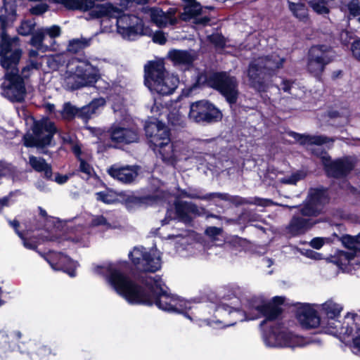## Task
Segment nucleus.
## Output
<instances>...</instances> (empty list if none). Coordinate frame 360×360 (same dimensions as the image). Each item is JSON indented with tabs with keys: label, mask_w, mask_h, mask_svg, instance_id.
<instances>
[{
	"label": "nucleus",
	"mask_w": 360,
	"mask_h": 360,
	"mask_svg": "<svg viewBox=\"0 0 360 360\" xmlns=\"http://www.w3.org/2000/svg\"><path fill=\"white\" fill-rule=\"evenodd\" d=\"M143 12L150 18L153 22L160 27H166L168 25H174L177 22L175 17V8H169L167 13H165L159 8H145Z\"/></svg>",
	"instance_id": "6ab92c4d"
},
{
	"label": "nucleus",
	"mask_w": 360,
	"mask_h": 360,
	"mask_svg": "<svg viewBox=\"0 0 360 360\" xmlns=\"http://www.w3.org/2000/svg\"><path fill=\"white\" fill-rule=\"evenodd\" d=\"M327 201L326 191L322 188H311L307 198L300 210L302 217L294 216L287 227L288 232L292 236L304 233L314 224L310 219L303 217H314L321 212L322 205Z\"/></svg>",
	"instance_id": "423d86ee"
},
{
	"label": "nucleus",
	"mask_w": 360,
	"mask_h": 360,
	"mask_svg": "<svg viewBox=\"0 0 360 360\" xmlns=\"http://www.w3.org/2000/svg\"><path fill=\"white\" fill-rule=\"evenodd\" d=\"M329 241V239L328 238H321V237H317V238H313L311 241H310V245L314 248V249H316V250H319L320 248H321L323 247V245Z\"/></svg>",
	"instance_id": "a18cd8bd"
},
{
	"label": "nucleus",
	"mask_w": 360,
	"mask_h": 360,
	"mask_svg": "<svg viewBox=\"0 0 360 360\" xmlns=\"http://www.w3.org/2000/svg\"><path fill=\"white\" fill-rule=\"evenodd\" d=\"M10 196L4 197L0 199V210L5 206H8L9 205Z\"/></svg>",
	"instance_id": "680f3d73"
},
{
	"label": "nucleus",
	"mask_w": 360,
	"mask_h": 360,
	"mask_svg": "<svg viewBox=\"0 0 360 360\" xmlns=\"http://www.w3.org/2000/svg\"><path fill=\"white\" fill-rule=\"evenodd\" d=\"M39 68V63L35 61H31L30 64L25 67L22 70V73L23 75V77H27L28 76V74L27 73V71H30V70L33 69H38Z\"/></svg>",
	"instance_id": "864d4df0"
},
{
	"label": "nucleus",
	"mask_w": 360,
	"mask_h": 360,
	"mask_svg": "<svg viewBox=\"0 0 360 360\" xmlns=\"http://www.w3.org/2000/svg\"><path fill=\"white\" fill-rule=\"evenodd\" d=\"M78 112V109L72 105L70 103H65L63 105V110L57 113L63 119L70 120Z\"/></svg>",
	"instance_id": "473e14b6"
},
{
	"label": "nucleus",
	"mask_w": 360,
	"mask_h": 360,
	"mask_svg": "<svg viewBox=\"0 0 360 360\" xmlns=\"http://www.w3.org/2000/svg\"><path fill=\"white\" fill-rule=\"evenodd\" d=\"M304 174L302 172H296L290 176H285L281 179L280 181L283 184H295L298 181L304 178Z\"/></svg>",
	"instance_id": "e433bc0d"
},
{
	"label": "nucleus",
	"mask_w": 360,
	"mask_h": 360,
	"mask_svg": "<svg viewBox=\"0 0 360 360\" xmlns=\"http://www.w3.org/2000/svg\"><path fill=\"white\" fill-rule=\"evenodd\" d=\"M153 41L159 44H164L167 39L163 32H156L153 36Z\"/></svg>",
	"instance_id": "8fccbe9b"
},
{
	"label": "nucleus",
	"mask_w": 360,
	"mask_h": 360,
	"mask_svg": "<svg viewBox=\"0 0 360 360\" xmlns=\"http://www.w3.org/2000/svg\"><path fill=\"white\" fill-rule=\"evenodd\" d=\"M46 260L54 269H62L65 271L70 276H75V269L77 266L76 262L72 261L66 255L60 253H51Z\"/></svg>",
	"instance_id": "aec40b11"
},
{
	"label": "nucleus",
	"mask_w": 360,
	"mask_h": 360,
	"mask_svg": "<svg viewBox=\"0 0 360 360\" xmlns=\"http://www.w3.org/2000/svg\"><path fill=\"white\" fill-rule=\"evenodd\" d=\"M91 43V38H78L70 40L67 50L70 53H77L89 46Z\"/></svg>",
	"instance_id": "c85d7f7f"
},
{
	"label": "nucleus",
	"mask_w": 360,
	"mask_h": 360,
	"mask_svg": "<svg viewBox=\"0 0 360 360\" xmlns=\"http://www.w3.org/2000/svg\"><path fill=\"white\" fill-rule=\"evenodd\" d=\"M188 117L197 123L212 122L219 120L221 113L209 101L202 100L191 104Z\"/></svg>",
	"instance_id": "2eb2a0df"
},
{
	"label": "nucleus",
	"mask_w": 360,
	"mask_h": 360,
	"mask_svg": "<svg viewBox=\"0 0 360 360\" xmlns=\"http://www.w3.org/2000/svg\"><path fill=\"white\" fill-rule=\"evenodd\" d=\"M187 197H189V198H200V199H204V200H210V199H212L213 198H219L221 200H226L228 199V196L225 193H209L205 196H202V197H200V196H198V195H186Z\"/></svg>",
	"instance_id": "ea45409f"
},
{
	"label": "nucleus",
	"mask_w": 360,
	"mask_h": 360,
	"mask_svg": "<svg viewBox=\"0 0 360 360\" xmlns=\"http://www.w3.org/2000/svg\"><path fill=\"white\" fill-rule=\"evenodd\" d=\"M146 132L153 150L165 162L174 165L182 158L178 145L171 142L169 131L164 123L158 120L150 122L146 125Z\"/></svg>",
	"instance_id": "39448f33"
},
{
	"label": "nucleus",
	"mask_w": 360,
	"mask_h": 360,
	"mask_svg": "<svg viewBox=\"0 0 360 360\" xmlns=\"http://www.w3.org/2000/svg\"><path fill=\"white\" fill-rule=\"evenodd\" d=\"M45 35L41 29L38 30L32 37L30 44L42 53L49 50V47L43 44Z\"/></svg>",
	"instance_id": "7c9ffc66"
},
{
	"label": "nucleus",
	"mask_w": 360,
	"mask_h": 360,
	"mask_svg": "<svg viewBox=\"0 0 360 360\" xmlns=\"http://www.w3.org/2000/svg\"><path fill=\"white\" fill-rule=\"evenodd\" d=\"M309 4L319 14H327L329 13V8L327 6L326 0H311Z\"/></svg>",
	"instance_id": "72a5a7b5"
},
{
	"label": "nucleus",
	"mask_w": 360,
	"mask_h": 360,
	"mask_svg": "<svg viewBox=\"0 0 360 360\" xmlns=\"http://www.w3.org/2000/svg\"><path fill=\"white\" fill-rule=\"evenodd\" d=\"M178 83L176 76L165 72L162 60L150 62L145 66V84L151 91L169 95L176 89Z\"/></svg>",
	"instance_id": "6e6552de"
},
{
	"label": "nucleus",
	"mask_w": 360,
	"mask_h": 360,
	"mask_svg": "<svg viewBox=\"0 0 360 360\" xmlns=\"http://www.w3.org/2000/svg\"><path fill=\"white\" fill-rule=\"evenodd\" d=\"M93 271L105 276L115 290L129 304L152 305L155 303L163 311L185 314H187L188 309L193 307L190 302L167 294L164 289V282L159 276L143 278L141 283L143 288L122 274L114 264L96 265ZM186 316L192 319L189 315Z\"/></svg>",
	"instance_id": "f257e3e1"
},
{
	"label": "nucleus",
	"mask_w": 360,
	"mask_h": 360,
	"mask_svg": "<svg viewBox=\"0 0 360 360\" xmlns=\"http://www.w3.org/2000/svg\"><path fill=\"white\" fill-rule=\"evenodd\" d=\"M79 161L80 172L86 174V177L91 176L94 172L93 167L82 158H79Z\"/></svg>",
	"instance_id": "4c0bfd02"
},
{
	"label": "nucleus",
	"mask_w": 360,
	"mask_h": 360,
	"mask_svg": "<svg viewBox=\"0 0 360 360\" xmlns=\"http://www.w3.org/2000/svg\"><path fill=\"white\" fill-rule=\"evenodd\" d=\"M93 226H103L105 227H110V224L107 222L106 219L103 216H95L91 221Z\"/></svg>",
	"instance_id": "de8ad7c7"
},
{
	"label": "nucleus",
	"mask_w": 360,
	"mask_h": 360,
	"mask_svg": "<svg viewBox=\"0 0 360 360\" xmlns=\"http://www.w3.org/2000/svg\"><path fill=\"white\" fill-rule=\"evenodd\" d=\"M41 29L44 32V35L48 34L52 39L59 37L60 34V28L57 25Z\"/></svg>",
	"instance_id": "79ce46f5"
},
{
	"label": "nucleus",
	"mask_w": 360,
	"mask_h": 360,
	"mask_svg": "<svg viewBox=\"0 0 360 360\" xmlns=\"http://www.w3.org/2000/svg\"><path fill=\"white\" fill-rule=\"evenodd\" d=\"M72 151L73 153H75V155L78 158V159L80 157V155L82 153V151H81V147L77 145V144H75L72 146Z\"/></svg>",
	"instance_id": "e2e57ef3"
},
{
	"label": "nucleus",
	"mask_w": 360,
	"mask_h": 360,
	"mask_svg": "<svg viewBox=\"0 0 360 360\" xmlns=\"http://www.w3.org/2000/svg\"><path fill=\"white\" fill-rule=\"evenodd\" d=\"M97 199L103 201V202L110 204L113 202L111 196L105 192H99L96 193Z\"/></svg>",
	"instance_id": "603ef678"
},
{
	"label": "nucleus",
	"mask_w": 360,
	"mask_h": 360,
	"mask_svg": "<svg viewBox=\"0 0 360 360\" xmlns=\"http://www.w3.org/2000/svg\"><path fill=\"white\" fill-rule=\"evenodd\" d=\"M108 173L113 179L122 183H130L137 176V171L134 167H119L112 165L108 169Z\"/></svg>",
	"instance_id": "4be33fe9"
},
{
	"label": "nucleus",
	"mask_w": 360,
	"mask_h": 360,
	"mask_svg": "<svg viewBox=\"0 0 360 360\" xmlns=\"http://www.w3.org/2000/svg\"><path fill=\"white\" fill-rule=\"evenodd\" d=\"M129 257L137 269L144 271H155L161 266L160 252L156 249L146 252L143 247H136Z\"/></svg>",
	"instance_id": "4468645a"
},
{
	"label": "nucleus",
	"mask_w": 360,
	"mask_h": 360,
	"mask_svg": "<svg viewBox=\"0 0 360 360\" xmlns=\"http://www.w3.org/2000/svg\"><path fill=\"white\" fill-rule=\"evenodd\" d=\"M39 50H37V49H36V50H30V51H29V56H30V57H31V58L37 57V56H38V52H39Z\"/></svg>",
	"instance_id": "338daca9"
},
{
	"label": "nucleus",
	"mask_w": 360,
	"mask_h": 360,
	"mask_svg": "<svg viewBox=\"0 0 360 360\" xmlns=\"http://www.w3.org/2000/svg\"><path fill=\"white\" fill-rule=\"evenodd\" d=\"M10 225L15 229L16 233H20L18 230V228L19 226V222L16 220L13 221H9Z\"/></svg>",
	"instance_id": "0e129e2a"
},
{
	"label": "nucleus",
	"mask_w": 360,
	"mask_h": 360,
	"mask_svg": "<svg viewBox=\"0 0 360 360\" xmlns=\"http://www.w3.org/2000/svg\"><path fill=\"white\" fill-rule=\"evenodd\" d=\"M175 209L176 216L186 222L191 220L192 215L195 216L201 213L195 205L189 202H178L175 204Z\"/></svg>",
	"instance_id": "393cba45"
},
{
	"label": "nucleus",
	"mask_w": 360,
	"mask_h": 360,
	"mask_svg": "<svg viewBox=\"0 0 360 360\" xmlns=\"http://www.w3.org/2000/svg\"><path fill=\"white\" fill-rule=\"evenodd\" d=\"M220 233V229L216 227H209L206 229V233L210 236H217Z\"/></svg>",
	"instance_id": "052dcab7"
},
{
	"label": "nucleus",
	"mask_w": 360,
	"mask_h": 360,
	"mask_svg": "<svg viewBox=\"0 0 360 360\" xmlns=\"http://www.w3.org/2000/svg\"><path fill=\"white\" fill-rule=\"evenodd\" d=\"M255 204L259 205V206L266 207V206L271 205L274 203L271 200H269V199L255 198Z\"/></svg>",
	"instance_id": "5fc2aeb1"
},
{
	"label": "nucleus",
	"mask_w": 360,
	"mask_h": 360,
	"mask_svg": "<svg viewBox=\"0 0 360 360\" xmlns=\"http://www.w3.org/2000/svg\"><path fill=\"white\" fill-rule=\"evenodd\" d=\"M29 164L33 169L38 172H43L44 177L51 179L52 176L51 167L42 158L30 155L29 157Z\"/></svg>",
	"instance_id": "bb28decb"
},
{
	"label": "nucleus",
	"mask_w": 360,
	"mask_h": 360,
	"mask_svg": "<svg viewBox=\"0 0 360 360\" xmlns=\"http://www.w3.org/2000/svg\"><path fill=\"white\" fill-rule=\"evenodd\" d=\"M288 8L293 15L300 20L304 21L308 17V11L304 4L301 3H293L288 1Z\"/></svg>",
	"instance_id": "c756f323"
},
{
	"label": "nucleus",
	"mask_w": 360,
	"mask_h": 360,
	"mask_svg": "<svg viewBox=\"0 0 360 360\" xmlns=\"http://www.w3.org/2000/svg\"><path fill=\"white\" fill-rule=\"evenodd\" d=\"M326 65V64L321 60H318L309 56L307 68L309 71L314 75H320L323 72Z\"/></svg>",
	"instance_id": "2f4dec72"
},
{
	"label": "nucleus",
	"mask_w": 360,
	"mask_h": 360,
	"mask_svg": "<svg viewBox=\"0 0 360 360\" xmlns=\"http://www.w3.org/2000/svg\"><path fill=\"white\" fill-rule=\"evenodd\" d=\"M37 188L41 191H46V187L41 183H38L37 185Z\"/></svg>",
	"instance_id": "774afa93"
},
{
	"label": "nucleus",
	"mask_w": 360,
	"mask_h": 360,
	"mask_svg": "<svg viewBox=\"0 0 360 360\" xmlns=\"http://www.w3.org/2000/svg\"><path fill=\"white\" fill-rule=\"evenodd\" d=\"M283 62L284 58L277 53L255 59L248 70L250 85L259 91L262 90L265 75L281 68Z\"/></svg>",
	"instance_id": "1a4fd4ad"
},
{
	"label": "nucleus",
	"mask_w": 360,
	"mask_h": 360,
	"mask_svg": "<svg viewBox=\"0 0 360 360\" xmlns=\"http://www.w3.org/2000/svg\"><path fill=\"white\" fill-rule=\"evenodd\" d=\"M105 105V100L103 98L94 99L89 105L84 106L80 110V113L85 117H90L96 113L99 108Z\"/></svg>",
	"instance_id": "cd10ccee"
},
{
	"label": "nucleus",
	"mask_w": 360,
	"mask_h": 360,
	"mask_svg": "<svg viewBox=\"0 0 360 360\" xmlns=\"http://www.w3.org/2000/svg\"><path fill=\"white\" fill-rule=\"evenodd\" d=\"M35 27V22L34 20H25L21 22L20 25L18 29L20 34L27 36L32 33Z\"/></svg>",
	"instance_id": "f704fd0d"
},
{
	"label": "nucleus",
	"mask_w": 360,
	"mask_h": 360,
	"mask_svg": "<svg viewBox=\"0 0 360 360\" xmlns=\"http://www.w3.org/2000/svg\"><path fill=\"white\" fill-rule=\"evenodd\" d=\"M94 12L97 18H116L117 32L125 39L134 40L139 35L152 34V30L144 27L139 17L122 14L120 9L111 4L97 6Z\"/></svg>",
	"instance_id": "20e7f679"
},
{
	"label": "nucleus",
	"mask_w": 360,
	"mask_h": 360,
	"mask_svg": "<svg viewBox=\"0 0 360 360\" xmlns=\"http://www.w3.org/2000/svg\"><path fill=\"white\" fill-rule=\"evenodd\" d=\"M290 136L295 139V141H298L301 145L310 146L317 145L321 146L328 142H334L335 139L328 138L325 136H310L306 134H300L294 131H290L288 134Z\"/></svg>",
	"instance_id": "b1692460"
},
{
	"label": "nucleus",
	"mask_w": 360,
	"mask_h": 360,
	"mask_svg": "<svg viewBox=\"0 0 360 360\" xmlns=\"http://www.w3.org/2000/svg\"><path fill=\"white\" fill-rule=\"evenodd\" d=\"M56 132L54 124L48 119L36 122L33 126L34 135L24 136V144L27 147H43L50 144L53 134Z\"/></svg>",
	"instance_id": "ddd939ff"
},
{
	"label": "nucleus",
	"mask_w": 360,
	"mask_h": 360,
	"mask_svg": "<svg viewBox=\"0 0 360 360\" xmlns=\"http://www.w3.org/2000/svg\"><path fill=\"white\" fill-rule=\"evenodd\" d=\"M210 18L206 16L199 17L197 15L194 18V22L198 25H206L208 24Z\"/></svg>",
	"instance_id": "13d9d810"
},
{
	"label": "nucleus",
	"mask_w": 360,
	"mask_h": 360,
	"mask_svg": "<svg viewBox=\"0 0 360 360\" xmlns=\"http://www.w3.org/2000/svg\"><path fill=\"white\" fill-rule=\"evenodd\" d=\"M209 84L212 88L218 90L229 103H236L238 91L235 77L226 73L214 74L210 77Z\"/></svg>",
	"instance_id": "dca6fc26"
},
{
	"label": "nucleus",
	"mask_w": 360,
	"mask_h": 360,
	"mask_svg": "<svg viewBox=\"0 0 360 360\" xmlns=\"http://www.w3.org/2000/svg\"><path fill=\"white\" fill-rule=\"evenodd\" d=\"M321 316V330L328 334L338 335L342 323L339 321L343 305L334 299H328L321 304H317Z\"/></svg>",
	"instance_id": "9d476101"
},
{
	"label": "nucleus",
	"mask_w": 360,
	"mask_h": 360,
	"mask_svg": "<svg viewBox=\"0 0 360 360\" xmlns=\"http://www.w3.org/2000/svg\"><path fill=\"white\" fill-rule=\"evenodd\" d=\"M18 236L22 240L23 245L27 249L34 250L37 247V243L26 239L22 233H18Z\"/></svg>",
	"instance_id": "3c124183"
},
{
	"label": "nucleus",
	"mask_w": 360,
	"mask_h": 360,
	"mask_svg": "<svg viewBox=\"0 0 360 360\" xmlns=\"http://www.w3.org/2000/svg\"><path fill=\"white\" fill-rule=\"evenodd\" d=\"M353 56L360 60V39L355 41L352 45Z\"/></svg>",
	"instance_id": "09e8293b"
},
{
	"label": "nucleus",
	"mask_w": 360,
	"mask_h": 360,
	"mask_svg": "<svg viewBox=\"0 0 360 360\" xmlns=\"http://www.w3.org/2000/svg\"><path fill=\"white\" fill-rule=\"evenodd\" d=\"M284 298L275 297L272 302H267L263 298L256 297L248 302L244 314L238 310L236 307H231L226 303L220 305L217 311L221 314H229L233 317L235 322L228 323L226 326H232L237 321L254 320L261 316H265L268 320L276 319L281 313L279 305L283 304Z\"/></svg>",
	"instance_id": "7ed1b4c3"
},
{
	"label": "nucleus",
	"mask_w": 360,
	"mask_h": 360,
	"mask_svg": "<svg viewBox=\"0 0 360 360\" xmlns=\"http://www.w3.org/2000/svg\"><path fill=\"white\" fill-rule=\"evenodd\" d=\"M342 242L348 249L356 250L360 248V233L355 236H347Z\"/></svg>",
	"instance_id": "c9c22d12"
},
{
	"label": "nucleus",
	"mask_w": 360,
	"mask_h": 360,
	"mask_svg": "<svg viewBox=\"0 0 360 360\" xmlns=\"http://www.w3.org/2000/svg\"><path fill=\"white\" fill-rule=\"evenodd\" d=\"M68 179V176L67 175H60L57 174L55 177V181L59 184H65Z\"/></svg>",
	"instance_id": "bf43d9fd"
},
{
	"label": "nucleus",
	"mask_w": 360,
	"mask_h": 360,
	"mask_svg": "<svg viewBox=\"0 0 360 360\" xmlns=\"http://www.w3.org/2000/svg\"><path fill=\"white\" fill-rule=\"evenodd\" d=\"M266 346L269 347H301L307 344L306 340L288 330L283 328H274L269 331L264 337Z\"/></svg>",
	"instance_id": "f8f14e48"
},
{
	"label": "nucleus",
	"mask_w": 360,
	"mask_h": 360,
	"mask_svg": "<svg viewBox=\"0 0 360 360\" xmlns=\"http://www.w3.org/2000/svg\"><path fill=\"white\" fill-rule=\"evenodd\" d=\"M45 108L49 112H54L55 105L53 104L48 103L45 105Z\"/></svg>",
	"instance_id": "69168bd1"
},
{
	"label": "nucleus",
	"mask_w": 360,
	"mask_h": 360,
	"mask_svg": "<svg viewBox=\"0 0 360 360\" xmlns=\"http://www.w3.org/2000/svg\"><path fill=\"white\" fill-rule=\"evenodd\" d=\"M282 89L284 91L289 92L292 95L300 97L301 96L295 92V90H297V86L295 84L290 83L288 81H284L282 84Z\"/></svg>",
	"instance_id": "c03bdc74"
},
{
	"label": "nucleus",
	"mask_w": 360,
	"mask_h": 360,
	"mask_svg": "<svg viewBox=\"0 0 360 360\" xmlns=\"http://www.w3.org/2000/svg\"><path fill=\"white\" fill-rule=\"evenodd\" d=\"M309 56L328 64L332 60L333 52L327 46H314L309 50Z\"/></svg>",
	"instance_id": "a878e982"
},
{
	"label": "nucleus",
	"mask_w": 360,
	"mask_h": 360,
	"mask_svg": "<svg viewBox=\"0 0 360 360\" xmlns=\"http://www.w3.org/2000/svg\"><path fill=\"white\" fill-rule=\"evenodd\" d=\"M335 336L342 341L349 342L352 352L360 355V314L347 313L340 332Z\"/></svg>",
	"instance_id": "9b49d317"
},
{
	"label": "nucleus",
	"mask_w": 360,
	"mask_h": 360,
	"mask_svg": "<svg viewBox=\"0 0 360 360\" xmlns=\"http://www.w3.org/2000/svg\"><path fill=\"white\" fill-rule=\"evenodd\" d=\"M63 77L64 87L75 90L94 84L100 78V72L88 60L73 58L68 63L67 70Z\"/></svg>",
	"instance_id": "0eeeda50"
},
{
	"label": "nucleus",
	"mask_w": 360,
	"mask_h": 360,
	"mask_svg": "<svg viewBox=\"0 0 360 360\" xmlns=\"http://www.w3.org/2000/svg\"><path fill=\"white\" fill-rule=\"evenodd\" d=\"M15 20V0H0L1 65L6 70L1 84V95L12 102L24 100L26 89L23 79L18 75L17 65L22 55L18 38H10L5 29Z\"/></svg>",
	"instance_id": "f03ea898"
},
{
	"label": "nucleus",
	"mask_w": 360,
	"mask_h": 360,
	"mask_svg": "<svg viewBox=\"0 0 360 360\" xmlns=\"http://www.w3.org/2000/svg\"><path fill=\"white\" fill-rule=\"evenodd\" d=\"M169 59L175 65L188 67L195 60V53L193 51L172 50L168 53Z\"/></svg>",
	"instance_id": "5701e85b"
},
{
	"label": "nucleus",
	"mask_w": 360,
	"mask_h": 360,
	"mask_svg": "<svg viewBox=\"0 0 360 360\" xmlns=\"http://www.w3.org/2000/svg\"><path fill=\"white\" fill-rule=\"evenodd\" d=\"M316 304H302L297 309L296 316L300 325L305 328H321V317Z\"/></svg>",
	"instance_id": "a211bd4d"
},
{
	"label": "nucleus",
	"mask_w": 360,
	"mask_h": 360,
	"mask_svg": "<svg viewBox=\"0 0 360 360\" xmlns=\"http://www.w3.org/2000/svg\"><path fill=\"white\" fill-rule=\"evenodd\" d=\"M340 257L341 259H345L349 265H354V263L359 262V257L356 251H355V255L348 252H342L340 254Z\"/></svg>",
	"instance_id": "58836bf2"
},
{
	"label": "nucleus",
	"mask_w": 360,
	"mask_h": 360,
	"mask_svg": "<svg viewBox=\"0 0 360 360\" xmlns=\"http://www.w3.org/2000/svg\"><path fill=\"white\" fill-rule=\"evenodd\" d=\"M48 9V6L45 4H39L30 9V12L34 15H41L46 12Z\"/></svg>",
	"instance_id": "49530a36"
},
{
	"label": "nucleus",
	"mask_w": 360,
	"mask_h": 360,
	"mask_svg": "<svg viewBox=\"0 0 360 360\" xmlns=\"http://www.w3.org/2000/svg\"><path fill=\"white\" fill-rule=\"evenodd\" d=\"M316 155L320 156L328 175L330 176H343L351 171L354 166L353 160L350 158L331 162L326 153L321 151L320 153H316Z\"/></svg>",
	"instance_id": "f3484780"
},
{
	"label": "nucleus",
	"mask_w": 360,
	"mask_h": 360,
	"mask_svg": "<svg viewBox=\"0 0 360 360\" xmlns=\"http://www.w3.org/2000/svg\"><path fill=\"white\" fill-rule=\"evenodd\" d=\"M210 40L214 43L217 46H222L224 45V41L221 36L218 34H213L210 36Z\"/></svg>",
	"instance_id": "4d7b16f0"
},
{
	"label": "nucleus",
	"mask_w": 360,
	"mask_h": 360,
	"mask_svg": "<svg viewBox=\"0 0 360 360\" xmlns=\"http://www.w3.org/2000/svg\"><path fill=\"white\" fill-rule=\"evenodd\" d=\"M109 132L111 140L117 143H130L139 139L136 131L125 128L120 124H112Z\"/></svg>",
	"instance_id": "412c9836"
},
{
	"label": "nucleus",
	"mask_w": 360,
	"mask_h": 360,
	"mask_svg": "<svg viewBox=\"0 0 360 360\" xmlns=\"http://www.w3.org/2000/svg\"><path fill=\"white\" fill-rule=\"evenodd\" d=\"M349 13L353 16L360 15V2L359 0H351L348 4Z\"/></svg>",
	"instance_id": "37998d69"
},
{
	"label": "nucleus",
	"mask_w": 360,
	"mask_h": 360,
	"mask_svg": "<svg viewBox=\"0 0 360 360\" xmlns=\"http://www.w3.org/2000/svg\"><path fill=\"white\" fill-rule=\"evenodd\" d=\"M182 115L179 112V110H174L170 112L168 114V120L172 125H179L181 124L182 121Z\"/></svg>",
	"instance_id": "a19ab883"
},
{
	"label": "nucleus",
	"mask_w": 360,
	"mask_h": 360,
	"mask_svg": "<svg viewBox=\"0 0 360 360\" xmlns=\"http://www.w3.org/2000/svg\"><path fill=\"white\" fill-rule=\"evenodd\" d=\"M305 255L307 257L315 260H319L323 258L321 253L316 252L313 250H307Z\"/></svg>",
	"instance_id": "6e6d98bb"
}]
</instances>
